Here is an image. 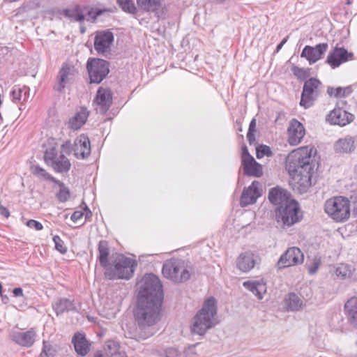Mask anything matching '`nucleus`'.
Returning <instances> with one entry per match:
<instances>
[{
    "mask_svg": "<svg viewBox=\"0 0 357 357\" xmlns=\"http://www.w3.org/2000/svg\"><path fill=\"white\" fill-rule=\"evenodd\" d=\"M141 283L134 311L138 328L128 331L126 335L127 337L137 341L146 340L153 335L150 331H142L146 326H153L160 321L163 301L162 285L158 277L153 273L146 274Z\"/></svg>",
    "mask_w": 357,
    "mask_h": 357,
    "instance_id": "obj_1",
    "label": "nucleus"
},
{
    "mask_svg": "<svg viewBox=\"0 0 357 357\" xmlns=\"http://www.w3.org/2000/svg\"><path fill=\"white\" fill-rule=\"evenodd\" d=\"M312 147L303 146L290 152L286 158L289 184L299 194L306 192L312 185V177L318 168Z\"/></svg>",
    "mask_w": 357,
    "mask_h": 357,
    "instance_id": "obj_2",
    "label": "nucleus"
},
{
    "mask_svg": "<svg viewBox=\"0 0 357 357\" xmlns=\"http://www.w3.org/2000/svg\"><path fill=\"white\" fill-rule=\"evenodd\" d=\"M217 301L214 297L206 299L202 308L194 316L190 326L192 334L204 335L216 324Z\"/></svg>",
    "mask_w": 357,
    "mask_h": 357,
    "instance_id": "obj_3",
    "label": "nucleus"
},
{
    "mask_svg": "<svg viewBox=\"0 0 357 357\" xmlns=\"http://www.w3.org/2000/svg\"><path fill=\"white\" fill-rule=\"evenodd\" d=\"M136 266L134 260L119 254L112 261L109 267L105 271V275L109 280H128L132 276Z\"/></svg>",
    "mask_w": 357,
    "mask_h": 357,
    "instance_id": "obj_4",
    "label": "nucleus"
},
{
    "mask_svg": "<svg viewBox=\"0 0 357 357\" xmlns=\"http://www.w3.org/2000/svg\"><path fill=\"white\" fill-rule=\"evenodd\" d=\"M275 213V220L282 228L289 227L303 219L300 204L294 199H291L284 206L278 207Z\"/></svg>",
    "mask_w": 357,
    "mask_h": 357,
    "instance_id": "obj_5",
    "label": "nucleus"
},
{
    "mask_svg": "<svg viewBox=\"0 0 357 357\" xmlns=\"http://www.w3.org/2000/svg\"><path fill=\"white\" fill-rule=\"evenodd\" d=\"M162 273L163 276L174 283H182L188 280L190 273L185 261L172 258L165 261Z\"/></svg>",
    "mask_w": 357,
    "mask_h": 357,
    "instance_id": "obj_6",
    "label": "nucleus"
},
{
    "mask_svg": "<svg viewBox=\"0 0 357 357\" xmlns=\"http://www.w3.org/2000/svg\"><path fill=\"white\" fill-rule=\"evenodd\" d=\"M325 212L337 222H344L350 216V202L339 196L328 199L324 204Z\"/></svg>",
    "mask_w": 357,
    "mask_h": 357,
    "instance_id": "obj_7",
    "label": "nucleus"
},
{
    "mask_svg": "<svg viewBox=\"0 0 357 357\" xmlns=\"http://www.w3.org/2000/svg\"><path fill=\"white\" fill-rule=\"evenodd\" d=\"M322 84L315 77H311L304 82L300 105L305 109L310 108L314 105L321 93Z\"/></svg>",
    "mask_w": 357,
    "mask_h": 357,
    "instance_id": "obj_8",
    "label": "nucleus"
},
{
    "mask_svg": "<svg viewBox=\"0 0 357 357\" xmlns=\"http://www.w3.org/2000/svg\"><path fill=\"white\" fill-rule=\"evenodd\" d=\"M90 83L100 84L109 73V63L106 60L89 58L86 63Z\"/></svg>",
    "mask_w": 357,
    "mask_h": 357,
    "instance_id": "obj_9",
    "label": "nucleus"
},
{
    "mask_svg": "<svg viewBox=\"0 0 357 357\" xmlns=\"http://www.w3.org/2000/svg\"><path fill=\"white\" fill-rule=\"evenodd\" d=\"M44 160L47 165L59 173L68 172L71 167L69 160L62 153L58 155L56 148L46 150Z\"/></svg>",
    "mask_w": 357,
    "mask_h": 357,
    "instance_id": "obj_10",
    "label": "nucleus"
},
{
    "mask_svg": "<svg viewBox=\"0 0 357 357\" xmlns=\"http://www.w3.org/2000/svg\"><path fill=\"white\" fill-rule=\"evenodd\" d=\"M303 260L304 255L298 248H289L279 258L277 267L279 269H282L302 264Z\"/></svg>",
    "mask_w": 357,
    "mask_h": 357,
    "instance_id": "obj_11",
    "label": "nucleus"
},
{
    "mask_svg": "<svg viewBox=\"0 0 357 357\" xmlns=\"http://www.w3.org/2000/svg\"><path fill=\"white\" fill-rule=\"evenodd\" d=\"M354 54L349 52L345 48L335 47L328 53L326 62L334 69L342 63L351 60Z\"/></svg>",
    "mask_w": 357,
    "mask_h": 357,
    "instance_id": "obj_12",
    "label": "nucleus"
},
{
    "mask_svg": "<svg viewBox=\"0 0 357 357\" xmlns=\"http://www.w3.org/2000/svg\"><path fill=\"white\" fill-rule=\"evenodd\" d=\"M96 110L97 113L105 114L109 109L112 103V93L109 89L100 87L97 91L96 98Z\"/></svg>",
    "mask_w": 357,
    "mask_h": 357,
    "instance_id": "obj_13",
    "label": "nucleus"
},
{
    "mask_svg": "<svg viewBox=\"0 0 357 357\" xmlns=\"http://www.w3.org/2000/svg\"><path fill=\"white\" fill-rule=\"evenodd\" d=\"M328 47V45L326 43H319L314 47L306 45L301 54V57L305 58L310 64L314 63L321 59Z\"/></svg>",
    "mask_w": 357,
    "mask_h": 357,
    "instance_id": "obj_14",
    "label": "nucleus"
},
{
    "mask_svg": "<svg viewBox=\"0 0 357 357\" xmlns=\"http://www.w3.org/2000/svg\"><path fill=\"white\" fill-rule=\"evenodd\" d=\"M114 41V34L109 30H104L97 32L94 38V48L98 53H105L107 52L112 42Z\"/></svg>",
    "mask_w": 357,
    "mask_h": 357,
    "instance_id": "obj_15",
    "label": "nucleus"
},
{
    "mask_svg": "<svg viewBox=\"0 0 357 357\" xmlns=\"http://www.w3.org/2000/svg\"><path fill=\"white\" fill-rule=\"evenodd\" d=\"M354 115L341 108H335L326 117V121L331 124L344 126L354 120Z\"/></svg>",
    "mask_w": 357,
    "mask_h": 357,
    "instance_id": "obj_16",
    "label": "nucleus"
},
{
    "mask_svg": "<svg viewBox=\"0 0 357 357\" xmlns=\"http://www.w3.org/2000/svg\"><path fill=\"white\" fill-rule=\"evenodd\" d=\"M259 186L260 183L255 181L248 188L243 190L240 199L242 206H246L256 202L258 197L261 195Z\"/></svg>",
    "mask_w": 357,
    "mask_h": 357,
    "instance_id": "obj_17",
    "label": "nucleus"
},
{
    "mask_svg": "<svg viewBox=\"0 0 357 357\" xmlns=\"http://www.w3.org/2000/svg\"><path fill=\"white\" fill-rule=\"evenodd\" d=\"M288 142L290 145L296 146L301 143L305 130L304 126L296 119H292L287 130Z\"/></svg>",
    "mask_w": 357,
    "mask_h": 357,
    "instance_id": "obj_18",
    "label": "nucleus"
},
{
    "mask_svg": "<svg viewBox=\"0 0 357 357\" xmlns=\"http://www.w3.org/2000/svg\"><path fill=\"white\" fill-rule=\"evenodd\" d=\"M75 155L78 159L86 158L91 153V145L89 137L82 134L79 135L74 143Z\"/></svg>",
    "mask_w": 357,
    "mask_h": 357,
    "instance_id": "obj_19",
    "label": "nucleus"
},
{
    "mask_svg": "<svg viewBox=\"0 0 357 357\" xmlns=\"http://www.w3.org/2000/svg\"><path fill=\"white\" fill-rule=\"evenodd\" d=\"M357 146V137L347 135L339 139L334 144V149L338 153H351Z\"/></svg>",
    "mask_w": 357,
    "mask_h": 357,
    "instance_id": "obj_20",
    "label": "nucleus"
},
{
    "mask_svg": "<svg viewBox=\"0 0 357 357\" xmlns=\"http://www.w3.org/2000/svg\"><path fill=\"white\" fill-rule=\"evenodd\" d=\"M289 193L287 190L280 187L270 189L268 192L269 201L274 205L284 206L289 202Z\"/></svg>",
    "mask_w": 357,
    "mask_h": 357,
    "instance_id": "obj_21",
    "label": "nucleus"
},
{
    "mask_svg": "<svg viewBox=\"0 0 357 357\" xmlns=\"http://www.w3.org/2000/svg\"><path fill=\"white\" fill-rule=\"evenodd\" d=\"M256 258L251 252L241 253L236 259V267L241 272L248 273L255 266Z\"/></svg>",
    "mask_w": 357,
    "mask_h": 357,
    "instance_id": "obj_22",
    "label": "nucleus"
},
{
    "mask_svg": "<svg viewBox=\"0 0 357 357\" xmlns=\"http://www.w3.org/2000/svg\"><path fill=\"white\" fill-rule=\"evenodd\" d=\"M52 308L57 316L68 312H77L74 300L67 298H59L52 305Z\"/></svg>",
    "mask_w": 357,
    "mask_h": 357,
    "instance_id": "obj_23",
    "label": "nucleus"
},
{
    "mask_svg": "<svg viewBox=\"0 0 357 357\" xmlns=\"http://www.w3.org/2000/svg\"><path fill=\"white\" fill-rule=\"evenodd\" d=\"M72 343L79 356H85L90 351L91 344L84 334L75 333L72 338Z\"/></svg>",
    "mask_w": 357,
    "mask_h": 357,
    "instance_id": "obj_24",
    "label": "nucleus"
},
{
    "mask_svg": "<svg viewBox=\"0 0 357 357\" xmlns=\"http://www.w3.org/2000/svg\"><path fill=\"white\" fill-rule=\"evenodd\" d=\"M74 69L68 64L64 63L59 72L57 76L58 84L54 86V90L61 91L66 86V84L70 81V77L73 75Z\"/></svg>",
    "mask_w": 357,
    "mask_h": 357,
    "instance_id": "obj_25",
    "label": "nucleus"
},
{
    "mask_svg": "<svg viewBox=\"0 0 357 357\" xmlns=\"http://www.w3.org/2000/svg\"><path fill=\"white\" fill-rule=\"evenodd\" d=\"M36 337V332L31 329L25 332L15 333L13 340L21 346L30 347L33 344Z\"/></svg>",
    "mask_w": 357,
    "mask_h": 357,
    "instance_id": "obj_26",
    "label": "nucleus"
},
{
    "mask_svg": "<svg viewBox=\"0 0 357 357\" xmlns=\"http://www.w3.org/2000/svg\"><path fill=\"white\" fill-rule=\"evenodd\" d=\"M244 174L249 176L261 177L263 175V167L255 158L241 164Z\"/></svg>",
    "mask_w": 357,
    "mask_h": 357,
    "instance_id": "obj_27",
    "label": "nucleus"
},
{
    "mask_svg": "<svg viewBox=\"0 0 357 357\" xmlns=\"http://www.w3.org/2000/svg\"><path fill=\"white\" fill-rule=\"evenodd\" d=\"M98 259L100 266L105 269V271H106L107 268H108L111 264V263H109L110 252L108 242L104 240L100 241L98 243Z\"/></svg>",
    "mask_w": 357,
    "mask_h": 357,
    "instance_id": "obj_28",
    "label": "nucleus"
},
{
    "mask_svg": "<svg viewBox=\"0 0 357 357\" xmlns=\"http://www.w3.org/2000/svg\"><path fill=\"white\" fill-rule=\"evenodd\" d=\"M89 114V112L86 108H81L80 111L69 119L68 127L74 130L79 129L86 123Z\"/></svg>",
    "mask_w": 357,
    "mask_h": 357,
    "instance_id": "obj_29",
    "label": "nucleus"
},
{
    "mask_svg": "<svg viewBox=\"0 0 357 357\" xmlns=\"http://www.w3.org/2000/svg\"><path fill=\"white\" fill-rule=\"evenodd\" d=\"M59 13L63 15L66 17L70 19V20H73L75 22L82 23L84 21L85 17L84 16V13L82 12V7L78 4L75 5L72 8H68L63 9L62 10H59Z\"/></svg>",
    "mask_w": 357,
    "mask_h": 357,
    "instance_id": "obj_30",
    "label": "nucleus"
},
{
    "mask_svg": "<svg viewBox=\"0 0 357 357\" xmlns=\"http://www.w3.org/2000/svg\"><path fill=\"white\" fill-rule=\"evenodd\" d=\"M29 91V88L26 86H14L10 91L12 101L15 103L22 104L28 100Z\"/></svg>",
    "mask_w": 357,
    "mask_h": 357,
    "instance_id": "obj_31",
    "label": "nucleus"
},
{
    "mask_svg": "<svg viewBox=\"0 0 357 357\" xmlns=\"http://www.w3.org/2000/svg\"><path fill=\"white\" fill-rule=\"evenodd\" d=\"M243 286L255 294L259 300L263 298V294L266 291V284L262 281H245Z\"/></svg>",
    "mask_w": 357,
    "mask_h": 357,
    "instance_id": "obj_32",
    "label": "nucleus"
},
{
    "mask_svg": "<svg viewBox=\"0 0 357 357\" xmlns=\"http://www.w3.org/2000/svg\"><path fill=\"white\" fill-rule=\"evenodd\" d=\"M351 324L357 326V298L352 297L344 305Z\"/></svg>",
    "mask_w": 357,
    "mask_h": 357,
    "instance_id": "obj_33",
    "label": "nucleus"
},
{
    "mask_svg": "<svg viewBox=\"0 0 357 357\" xmlns=\"http://www.w3.org/2000/svg\"><path fill=\"white\" fill-rule=\"evenodd\" d=\"M287 309L290 311H298L301 309L303 302L295 293L289 294L284 299Z\"/></svg>",
    "mask_w": 357,
    "mask_h": 357,
    "instance_id": "obj_34",
    "label": "nucleus"
},
{
    "mask_svg": "<svg viewBox=\"0 0 357 357\" xmlns=\"http://www.w3.org/2000/svg\"><path fill=\"white\" fill-rule=\"evenodd\" d=\"M138 6L144 11L155 13L161 6V0H137Z\"/></svg>",
    "mask_w": 357,
    "mask_h": 357,
    "instance_id": "obj_35",
    "label": "nucleus"
},
{
    "mask_svg": "<svg viewBox=\"0 0 357 357\" xmlns=\"http://www.w3.org/2000/svg\"><path fill=\"white\" fill-rule=\"evenodd\" d=\"M326 92L331 97L344 98L349 96L353 92V89L351 86L346 87L339 86L336 88L333 86H328Z\"/></svg>",
    "mask_w": 357,
    "mask_h": 357,
    "instance_id": "obj_36",
    "label": "nucleus"
},
{
    "mask_svg": "<svg viewBox=\"0 0 357 357\" xmlns=\"http://www.w3.org/2000/svg\"><path fill=\"white\" fill-rule=\"evenodd\" d=\"M105 9H93L89 7H82V12L84 13V20L94 22L97 17L101 15L104 12L107 11Z\"/></svg>",
    "mask_w": 357,
    "mask_h": 357,
    "instance_id": "obj_37",
    "label": "nucleus"
},
{
    "mask_svg": "<svg viewBox=\"0 0 357 357\" xmlns=\"http://www.w3.org/2000/svg\"><path fill=\"white\" fill-rule=\"evenodd\" d=\"M32 174L39 179L56 182V178L50 175L39 165H33L31 168Z\"/></svg>",
    "mask_w": 357,
    "mask_h": 357,
    "instance_id": "obj_38",
    "label": "nucleus"
},
{
    "mask_svg": "<svg viewBox=\"0 0 357 357\" xmlns=\"http://www.w3.org/2000/svg\"><path fill=\"white\" fill-rule=\"evenodd\" d=\"M354 271V268L351 265L341 264L336 268L335 274L342 279H346L351 277Z\"/></svg>",
    "mask_w": 357,
    "mask_h": 357,
    "instance_id": "obj_39",
    "label": "nucleus"
},
{
    "mask_svg": "<svg viewBox=\"0 0 357 357\" xmlns=\"http://www.w3.org/2000/svg\"><path fill=\"white\" fill-rule=\"evenodd\" d=\"M54 183L58 184L59 186V191L56 193V197L58 200L60 202H67L70 195V190L68 187L65 185V184L60 181L59 180H57L56 178V182H54Z\"/></svg>",
    "mask_w": 357,
    "mask_h": 357,
    "instance_id": "obj_40",
    "label": "nucleus"
},
{
    "mask_svg": "<svg viewBox=\"0 0 357 357\" xmlns=\"http://www.w3.org/2000/svg\"><path fill=\"white\" fill-rule=\"evenodd\" d=\"M116 3L124 12L134 14L137 11L132 0H116Z\"/></svg>",
    "mask_w": 357,
    "mask_h": 357,
    "instance_id": "obj_41",
    "label": "nucleus"
},
{
    "mask_svg": "<svg viewBox=\"0 0 357 357\" xmlns=\"http://www.w3.org/2000/svg\"><path fill=\"white\" fill-rule=\"evenodd\" d=\"M56 354V349L50 342L44 340L40 357H54Z\"/></svg>",
    "mask_w": 357,
    "mask_h": 357,
    "instance_id": "obj_42",
    "label": "nucleus"
},
{
    "mask_svg": "<svg viewBox=\"0 0 357 357\" xmlns=\"http://www.w3.org/2000/svg\"><path fill=\"white\" fill-rule=\"evenodd\" d=\"M272 151L268 146L261 144L256 147V156L258 159H261L264 156H271Z\"/></svg>",
    "mask_w": 357,
    "mask_h": 357,
    "instance_id": "obj_43",
    "label": "nucleus"
},
{
    "mask_svg": "<svg viewBox=\"0 0 357 357\" xmlns=\"http://www.w3.org/2000/svg\"><path fill=\"white\" fill-rule=\"evenodd\" d=\"M106 347L108 348L107 354L111 357H127L125 354L117 353L118 344L114 342H108Z\"/></svg>",
    "mask_w": 357,
    "mask_h": 357,
    "instance_id": "obj_44",
    "label": "nucleus"
},
{
    "mask_svg": "<svg viewBox=\"0 0 357 357\" xmlns=\"http://www.w3.org/2000/svg\"><path fill=\"white\" fill-rule=\"evenodd\" d=\"M293 74L301 80L305 79L309 76V69H304L296 66L291 67Z\"/></svg>",
    "mask_w": 357,
    "mask_h": 357,
    "instance_id": "obj_45",
    "label": "nucleus"
},
{
    "mask_svg": "<svg viewBox=\"0 0 357 357\" xmlns=\"http://www.w3.org/2000/svg\"><path fill=\"white\" fill-rule=\"evenodd\" d=\"M53 241L55 244V248L61 254H65L67 252V248L64 245L63 240L59 236H54L53 237Z\"/></svg>",
    "mask_w": 357,
    "mask_h": 357,
    "instance_id": "obj_46",
    "label": "nucleus"
},
{
    "mask_svg": "<svg viewBox=\"0 0 357 357\" xmlns=\"http://www.w3.org/2000/svg\"><path fill=\"white\" fill-rule=\"evenodd\" d=\"M241 164L254 158L249 153L248 147L243 145L241 148Z\"/></svg>",
    "mask_w": 357,
    "mask_h": 357,
    "instance_id": "obj_47",
    "label": "nucleus"
},
{
    "mask_svg": "<svg viewBox=\"0 0 357 357\" xmlns=\"http://www.w3.org/2000/svg\"><path fill=\"white\" fill-rule=\"evenodd\" d=\"M26 225L30 228H34L36 231L42 230L43 228V225L35 220H29L27 221Z\"/></svg>",
    "mask_w": 357,
    "mask_h": 357,
    "instance_id": "obj_48",
    "label": "nucleus"
},
{
    "mask_svg": "<svg viewBox=\"0 0 357 357\" xmlns=\"http://www.w3.org/2000/svg\"><path fill=\"white\" fill-rule=\"evenodd\" d=\"M166 357H182V354L174 348H169L165 351Z\"/></svg>",
    "mask_w": 357,
    "mask_h": 357,
    "instance_id": "obj_49",
    "label": "nucleus"
},
{
    "mask_svg": "<svg viewBox=\"0 0 357 357\" xmlns=\"http://www.w3.org/2000/svg\"><path fill=\"white\" fill-rule=\"evenodd\" d=\"M83 215L84 213L82 211H75L71 215V220L73 222H77L82 218Z\"/></svg>",
    "mask_w": 357,
    "mask_h": 357,
    "instance_id": "obj_50",
    "label": "nucleus"
},
{
    "mask_svg": "<svg viewBox=\"0 0 357 357\" xmlns=\"http://www.w3.org/2000/svg\"><path fill=\"white\" fill-rule=\"evenodd\" d=\"M13 296L16 298L24 297L23 290L20 287H16V288L13 289Z\"/></svg>",
    "mask_w": 357,
    "mask_h": 357,
    "instance_id": "obj_51",
    "label": "nucleus"
},
{
    "mask_svg": "<svg viewBox=\"0 0 357 357\" xmlns=\"http://www.w3.org/2000/svg\"><path fill=\"white\" fill-rule=\"evenodd\" d=\"M0 214L5 218H8L10 216V213H9L8 208H6L5 206H3V205H1V204H0Z\"/></svg>",
    "mask_w": 357,
    "mask_h": 357,
    "instance_id": "obj_52",
    "label": "nucleus"
},
{
    "mask_svg": "<svg viewBox=\"0 0 357 357\" xmlns=\"http://www.w3.org/2000/svg\"><path fill=\"white\" fill-rule=\"evenodd\" d=\"M247 139L249 142V144L252 145L255 142V136L254 132H248Z\"/></svg>",
    "mask_w": 357,
    "mask_h": 357,
    "instance_id": "obj_53",
    "label": "nucleus"
},
{
    "mask_svg": "<svg viewBox=\"0 0 357 357\" xmlns=\"http://www.w3.org/2000/svg\"><path fill=\"white\" fill-rule=\"evenodd\" d=\"M319 262H314L313 265L309 268V273L310 274H314L315 273L319 268Z\"/></svg>",
    "mask_w": 357,
    "mask_h": 357,
    "instance_id": "obj_54",
    "label": "nucleus"
},
{
    "mask_svg": "<svg viewBox=\"0 0 357 357\" xmlns=\"http://www.w3.org/2000/svg\"><path fill=\"white\" fill-rule=\"evenodd\" d=\"M287 40H288V36L286 38H284L282 40V41L277 45L276 52H278L282 49L283 45L287 43Z\"/></svg>",
    "mask_w": 357,
    "mask_h": 357,
    "instance_id": "obj_55",
    "label": "nucleus"
},
{
    "mask_svg": "<svg viewBox=\"0 0 357 357\" xmlns=\"http://www.w3.org/2000/svg\"><path fill=\"white\" fill-rule=\"evenodd\" d=\"M256 127V120L253 119L249 125L248 132H255Z\"/></svg>",
    "mask_w": 357,
    "mask_h": 357,
    "instance_id": "obj_56",
    "label": "nucleus"
},
{
    "mask_svg": "<svg viewBox=\"0 0 357 357\" xmlns=\"http://www.w3.org/2000/svg\"><path fill=\"white\" fill-rule=\"evenodd\" d=\"M93 357H105L104 355H102L101 353H96Z\"/></svg>",
    "mask_w": 357,
    "mask_h": 357,
    "instance_id": "obj_57",
    "label": "nucleus"
},
{
    "mask_svg": "<svg viewBox=\"0 0 357 357\" xmlns=\"http://www.w3.org/2000/svg\"><path fill=\"white\" fill-rule=\"evenodd\" d=\"M85 31H86V28L84 26H80V32L82 33H85Z\"/></svg>",
    "mask_w": 357,
    "mask_h": 357,
    "instance_id": "obj_58",
    "label": "nucleus"
},
{
    "mask_svg": "<svg viewBox=\"0 0 357 357\" xmlns=\"http://www.w3.org/2000/svg\"><path fill=\"white\" fill-rule=\"evenodd\" d=\"M351 3V0H346V4L350 5Z\"/></svg>",
    "mask_w": 357,
    "mask_h": 357,
    "instance_id": "obj_59",
    "label": "nucleus"
},
{
    "mask_svg": "<svg viewBox=\"0 0 357 357\" xmlns=\"http://www.w3.org/2000/svg\"><path fill=\"white\" fill-rule=\"evenodd\" d=\"M86 210H87L89 211V213L91 215V211H89L87 206H86Z\"/></svg>",
    "mask_w": 357,
    "mask_h": 357,
    "instance_id": "obj_60",
    "label": "nucleus"
},
{
    "mask_svg": "<svg viewBox=\"0 0 357 357\" xmlns=\"http://www.w3.org/2000/svg\"><path fill=\"white\" fill-rule=\"evenodd\" d=\"M238 130H239V131H241V132L242 131V128H241V127H240V128H238Z\"/></svg>",
    "mask_w": 357,
    "mask_h": 357,
    "instance_id": "obj_61",
    "label": "nucleus"
},
{
    "mask_svg": "<svg viewBox=\"0 0 357 357\" xmlns=\"http://www.w3.org/2000/svg\"><path fill=\"white\" fill-rule=\"evenodd\" d=\"M1 287H2V286H1V284L0 283V290L1 289Z\"/></svg>",
    "mask_w": 357,
    "mask_h": 357,
    "instance_id": "obj_62",
    "label": "nucleus"
}]
</instances>
